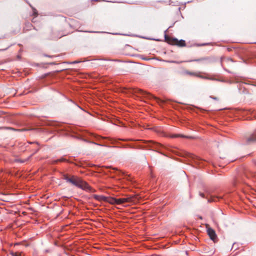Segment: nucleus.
Returning <instances> with one entry per match:
<instances>
[{
    "label": "nucleus",
    "instance_id": "obj_1",
    "mask_svg": "<svg viewBox=\"0 0 256 256\" xmlns=\"http://www.w3.org/2000/svg\"><path fill=\"white\" fill-rule=\"evenodd\" d=\"M92 197L96 200L102 202H108L112 204H123L124 205L126 203L132 202L133 201V198L132 197H126L122 198H116L112 197H106L104 196H100L97 194H94Z\"/></svg>",
    "mask_w": 256,
    "mask_h": 256
},
{
    "label": "nucleus",
    "instance_id": "obj_2",
    "mask_svg": "<svg viewBox=\"0 0 256 256\" xmlns=\"http://www.w3.org/2000/svg\"><path fill=\"white\" fill-rule=\"evenodd\" d=\"M68 180V182L89 192H94L96 190L92 188L86 182L84 181L78 176H72Z\"/></svg>",
    "mask_w": 256,
    "mask_h": 256
},
{
    "label": "nucleus",
    "instance_id": "obj_3",
    "mask_svg": "<svg viewBox=\"0 0 256 256\" xmlns=\"http://www.w3.org/2000/svg\"><path fill=\"white\" fill-rule=\"evenodd\" d=\"M140 141L142 142L144 144H147L146 146H138L139 148L143 149L144 148L148 147V148H153L155 149V150L158 152H160L158 150L160 148L162 147V146L158 142H156L152 140H139ZM160 154H162L160 152Z\"/></svg>",
    "mask_w": 256,
    "mask_h": 256
},
{
    "label": "nucleus",
    "instance_id": "obj_4",
    "mask_svg": "<svg viewBox=\"0 0 256 256\" xmlns=\"http://www.w3.org/2000/svg\"><path fill=\"white\" fill-rule=\"evenodd\" d=\"M184 74H188L191 76H194L198 78H200L203 79H206V80H216V81H220V82H224V80H221L215 78H214L212 77H208V76H204L200 74V72H190L188 70L185 71Z\"/></svg>",
    "mask_w": 256,
    "mask_h": 256
},
{
    "label": "nucleus",
    "instance_id": "obj_5",
    "mask_svg": "<svg viewBox=\"0 0 256 256\" xmlns=\"http://www.w3.org/2000/svg\"><path fill=\"white\" fill-rule=\"evenodd\" d=\"M46 125L54 127L55 128L54 130H64V128L63 127V124L58 122H46Z\"/></svg>",
    "mask_w": 256,
    "mask_h": 256
},
{
    "label": "nucleus",
    "instance_id": "obj_6",
    "mask_svg": "<svg viewBox=\"0 0 256 256\" xmlns=\"http://www.w3.org/2000/svg\"><path fill=\"white\" fill-rule=\"evenodd\" d=\"M166 39L171 44H176L180 46H186V42L184 40H178V39L176 38H172L170 40H168V38L166 36Z\"/></svg>",
    "mask_w": 256,
    "mask_h": 256
},
{
    "label": "nucleus",
    "instance_id": "obj_7",
    "mask_svg": "<svg viewBox=\"0 0 256 256\" xmlns=\"http://www.w3.org/2000/svg\"><path fill=\"white\" fill-rule=\"evenodd\" d=\"M244 144H251L256 142V133L253 134L249 136L246 137Z\"/></svg>",
    "mask_w": 256,
    "mask_h": 256
},
{
    "label": "nucleus",
    "instance_id": "obj_8",
    "mask_svg": "<svg viewBox=\"0 0 256 256\" xmlns=\"http://www.w3.org/2000/svg\"><path fill=\"white\" fill-rule=\"evenodd\" d=\"M207 232L210 238L214 242H215L216 239L217 238V236L215 231L211 228H208L207 230Z\"/></svg>",
    "mask_w": 256,
    "mask_h": 256
},
{
    "label": "nucleus",
    "instance_id": "obj_9",
    "mask_svg": "<svg viewBox=\"0 0 256 256\" xmlns=\"http://www.w3.org/2000/svg\"><path fill=\"white\" fill-rule=\"evenodd\" d=\"M135 92L138 93L146 98H151L152 97V96L150 93H148L141 89H136Z\"/></svg>",
    "mask_w": 256,
    "mask_h": 256
},
{
    "label": "nucleus",
    "instance_id": "obj_10",
    "mask_svg": "<svg viewBox=\"0 0 256 256\" xmlns=\"http://www.w3.org/2000/svg\"><path fill=\"white\" fill-rule=\"evenodd\" d=\"M28 143L30 144H36V145L35 148H33L32 150V151L33 152L32 154L29 156L30 158L33 155H34L35 154H36L39 150L40 147H39V144L38 142H29Z\"/></svg>",
    "mask_w": 256,
    "mask_h": 256
},
{
    "label": "nucleus",
    "instance_id": "obj_11",
    "mask_svg": "<svg viewBox=\"0 0 256 256\" xmlns=\"http://www.w3.org/2000/svg\"><path fill=\"white\" fill-rule=\"evenodd\" d=\"M223 199V196H211L210 198L208 199V202H216L217 200Z\"/></svg>",
    "mask_w": 256,
    "mask_h": 256
},
{
    "label": "nucleus",
    "instance_id": "obj_12",
    "mask_svg": "<svg viewBox=\"0 0 256 256\" xmlns=\"http://www.w3.org/2000/svg\"><path fill=\"white\" fill-rule=\"evenodd\" d=\"M58 162H70L64 158H61L59 159H57V160H52L51 161V164H56Z\"/></svg>",
    "mask_w": 256,
    "mask_h": 256
},
{
    "label": "nucleus",
    "instance_id": "obj_13",
    "mask_svg": "<svg viewBox=\"0 0 256 256\" xmlns=\"http://www.w3.org/2000/svg\"><path fill=\"white\" fill-rule=\"evenodd\" d=\"M171 137L172 138H176L180 137V138H190V139L194 138V137H192V136H185V135L181 134H172Z\"/></svg>",
    "mask_w": 256,
    "mask_h": 256
},
{
    "label": "nucleus",
    "instance_id": "obj_14",
    "mask_svg": "<svg viewBox=\"0 0 256 256\" xmlns=\"http://www.w3.org/2000/svg\"><path fill=\"white\" fill-rule=\"evenodd\" d=\"M92 136L94 137L96 140H105L108 139V138L106 137H103L98 135H96L95 134H92Z\"/></svg>",
    "mask_w": 256,
    "mask_h": 256
},
{
    "label": "nucleus",
    "instance_id": "obj_15",
    "mask_svg": "<svg viewBox=\"0 0 256 256\" xmlns=\"http://www.w3.org/2000/svg\"><path fill=\"white\" fill-rule=\"evenodd\" d=\"M30 157L28 158L26 160H20L18 158L14 159L12 162H20V163H24L26 162V161L28 160H30Z\"/></svg>",
    "mask_w": 256,
    "mask_h": 256
},
{
    "label": "nucleus",
    "instance_id": "obj_16",
    "mask_svg": "<svg viewBox=\"0 0 256 256\" xmlns=\"http://www.w3.org/2000/svg\"><path fill=\"white\" fill-rule=\"evenodd\" d=\"M61 175L62 176L63 179L68 182V180L70 178V177H69L68 175L64 172H62Z\"/></svg>",
    "mask_w": 256,
    "mask_h": 256
},
{
    "label": "nucleus",
    "instance_id": "obj_17",
    "mask_svg": "<svg viewBox=\"0 0 256 256\" xmlns=\"http://www.w3.org/2000/svg\"><path fill=\"white\" fill-rule=\"evenodd\" d=\"M84 141H86V142H89V143H92V144H94L96 145H98V146H105V145H104V144H98V143H96V142H93L88 141V140H84Z\"/></svg>",
    "mask_w": 256,
    "mask_h": 256
},
{
    "label": "nucleus",
    "instance_id": "obj_18",
    "mask_svg": "<svg viewBox=\"0 0 256 256\" xmlns=\"http://www.w3.org/2000/svg\"><path fill=\"white\" fill-rule=\"evenodd\" d=\"M112 169H113L114 170H116V172H118V174H122V176H124V172H120V171L118 170L117 168H112Z\"/></svg>",
    "mask_w": 256,
    "mask_h": 256
},
{
    "label": "nucleus",
    "instance_id": "obj_19",
    "mask_svg": "<svg viewBox=\"0 0 256 256\" xmlns=\"http://www.w3.org/2000/svg\"><path fill=\"white\" fill-rule=\"evenodd\" d=\"M32 9H33V15L36 16H38V12H37L36 9H35L34 8H32Z\"/></svg>",
    "mask_w": 256,
    "mask_h": 256
},
{
    "label": "nucleus",
    "instance_id": "obj_20",
    "mask_svg": "<svg viewBox=\"0 0 256 256\" xmlns=\"http://www.w3.org/2000/svg\"><path fill=\"white\" fill-rule=\"evenodd\" d=\"M200 196L202 198H205V196L204 193L200 192Z\"/></svg>",
    "mask_w": 256,
    "mask_h": 256
},
{
    "label": "nucleus",
    "instance_id": "obj_21",
    "mask_svg": "<svg viewBox=\"0 0 256 256\" xmlns=\"http://www.w3.org/2000/svg\"><path fill=\"white\" fill-rule=\"evenodd\" d=\"M120 140H122V141H128V140H132V139H129V140H126V139H119Z\"/></svg>",
    "mask_w": 256,
    "mask_h": 256
},
{
    "label": "nucleus",
    "instance_id": "obj_22",
    "mask_svg": "<svg viewBox=\"0 0 256 256\" xmlns=\"http://www.w3.org/2000/svg\"><path fill=\"white\" fill-rule=\"evenodd\" d=\"M12 256H19V254H17V253H12Z\"/></svg>",
    "mask_w": 256,
    "mask_h": 256
},
{
    "label": "nucleus",
    "instance_id": "obj_23",
    "mask_svg": "<svg viewBox=\"0 0 256 256\" xmlns=\"http://www.w3.org/2000/svg\"><path fill=\"white\" fill-rule=\"evenodd\" d=\"M188 154L190 155V158H194V157H196V156H194V155H192V154Z\"/></svg>",
    "mask_w": 256,
    "mask_h": 256
},
{
    "label": "nucleus",
    "instance_id": "obj_24",
    "mask_svg": "<svg viewBox=\"0 0 256 256\" xmlns=\"http://www.w3.org/2000/svg\"><path fill=\"white\" fill-rule=\"evenodd\" d=\"M212 98L214 99V100H216L218 99V98L216 97H214V96H210Z\"/></svg>",
    "mask_w": 256,
    "mask_h": 256
},
{
    "label": "nucleus",
    "instance_id": "obj_25",
    "mask_svg": "<svg viewBox=\"0 0 256 256\" xmlns=\"http://www.w3.org/2000/svg\"><path fill=\"white\" fill-rule=\"evenodd\" d=\"M168 62H172V63H177L176 62V61H168Z\"/></svg>",
    "mask_w": 256,
    "mask_h": 256
},
{
    "label": "nucleus",
    "instance_id": "obj_26",
    "mask_svg": "<svg viewBox=\"0 0 256 256\" xmlns=\"http://www.w3.org/2000/svg\"><path fill=\"white\" fill-rule=\"evenodd\" d=\"M248 112L250 114H252V112L250 110H248Z\"/></svg>",
    "mask_w": 256,
    "mask_h": 256
},
{
    "label": "nucleus",
    "instance_id": "obj_27",
    "mask_svg": "<svg viewBox=\"0 0 256 256\" xmlns=\"http://www.w3.org/2000/svg\"><path fill=\"white\" fill-rule=\"evenodd\" d=\"M78 107L80 109V110H83L82 108L80 106H78Z\"/></svg>",
    "mask_w": 256,
    "mask_h": 256
},
{
    "label": "nucleus",
    "instance_id": "obj_28",
    "mask_svg": "<svg viewBox=\"0 0 256 256\" xmlns=\"http://www.w3.org/2000/svg\"><path fill=\"white\" fill-rule=\"evenodd\" d=\"M32 22H34V18H33V19H32Z\"/></svg>",
    "mask_w": 256,
    "mask_h": 256
},
{
    "label": "nucleus",
    "instance_id": "obj_29",
    "mask_svg": "<svg viewBox=\"0 0 256 256\" xmlns=\"http://www.w3.org/2000/svg\"><path fill=\"white\" fill-rule=\"evenodd\" d=\"M206 44H202V46H205V45H206Z\"/></svg>",
    "mask_w": 256,
    "mask_h": 256
},
{
    "label": "nucleus",
    "instance_id": "obj_30",
    "mask_svg": "<svg viewBox=\"0 0 256 256\" xmlns=\"http://www.w3.org/2000/svg\"><path fill=\"white\" fill-rule=\"evenodd\" d=\"M199 60H194V61H199Z\"/></svg>",
    "mask_w": 256,
    "mask_h": 256
},
{
    "label": "nucleus",
    "instance_id": "obj_31",
    "mask_svg": "<svg viewBox=\"0 0 256 256\" xmlns=\"http://www.w3.org/2000/svg\"><path fill=\"white\" fill-rule=\"evenodd\" d=\"M45 56H49V57H50V56H48V55H45Z\"/></svg>",
    "mask_w": 256,
    "mask_h": 256
},
{
    "label": "nucleus",
    "instance_id": "obj_32",
    "mask_svg": "<svg viewBox=\"0 0 256 256\" xmlns=\"http://www.w3.org/2000/svg\"><path fill=\"white\" fill-rule=\"evenodd\" d=\"M20 130V129H18V130Z\"/></svg>",
    "mask_w": 256,
    "mask_h": 256
},
{
    "label": "nucleus",
    "instance_id": "obj_33",
    "mask_svg": "<svg viewBox=\"0 0 256 256\" xmlns=\"http://www.w3.org/2000/svg\"><path fill=\"white\" fill-rule=\"evenodd\" d=\"M88 32H90V31H89Z\"/></svg>",
    "mask_w": 256,
    "mask_h": 256
},
{
    "label": "nucleus",
    "instance_id": "obj_34",
    "mask_svg": "<svg viewBox=\"0 0 256 256\" xmlns=\"http://www.w3.org/2000/svg\"><path fill=\"white\" fill-rule=\"evenodd\" d=\"M12 130H14L13 128H10Z\"/></svg>",
    "mask_w": 256,
    "mask_h": 256
}]
</instances>
